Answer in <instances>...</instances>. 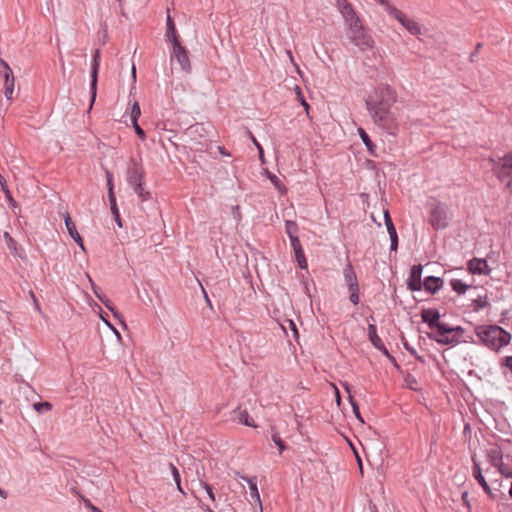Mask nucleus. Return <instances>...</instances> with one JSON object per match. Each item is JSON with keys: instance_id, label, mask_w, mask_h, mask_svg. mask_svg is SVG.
<instances>
[{"instance_id": "69168bd1", "label": "nucleus", "mask_w": 512, "mask_h": 512, "mask_svg": "<svg viewBox=\"0 0 512 512\" xmlns=\"http://www.w3.org/2000/svg\"><path fill=\"white\" fill-rule=\"evenodd\" d=\"M0 495H1L2 497H4V498H6V497H7V493H6L3 489H1V488H0Z\"/></svg>"}, {"instance_id": "09e8293b", "label": "nucleus", "mask_w": 512, "mask_h": 512, "mask_svg": "<svg viewBox=\"0 0 512 512\" xmlns=\"http://www.w3.org/2000/svg\"><path fill=\"white\" fill-rule=\"evenodd\" d=\"M376 349H377V350H379V351H380L383 355H385L387 358H389V357H390V355H391L383 343H381V345H379L378 347H376Z\"/></svg>"}, {"instance_id": "4be33fe9", "label": "nucleus", "mask_w": 512, "mask_h": 512, "mask_svg": "<svg viewBox=\"0 0 512 512\" xmlns=\"http://www.w3.org/2000/svg\"><path fill=\"white\" fill-rule=\"evenodd\" d=\"M488 458L492 466L497 467L498 471L500 470V466H504L502 463V453L498 448H493L488 451Z\"/></svg>"}, {"instance_id": "a211bd4d", "label": "nucleus", "mask_w": 512, "mask_h": 512, "mask_svg": "<svg viewBox=\"0 0 512 512\" xmlns=\"http://www.w3.org/2000/svg\"><path fill=\"white\" fill-rule=\"evenodd\" d=\"M235 418L238 420L239 423L249 426V427H256V424L254 423L253 419L250 417L247 410H241L240 407H238L236 410H234Z\"/></svg>"}, {"instance_id": "58836bf2", "label": "nucleus", "mask_w": 512, "mask_h": 512, "mask_svg": "<svg viewBox=\"0 0 512 512\" xmlns=\"http://www.w3.org/2000/svg\"><path fill=\"white\" fill-rule=\"evenodd\" d=\"M140 114H141V109H140L139 103L135 102L132 105V109H131V122L138 121V117L140 116Z\"/></svg>"}, {"instance_id": "49530a36", "label": "nucleus", "mask_w": 512, "mask_h": 512, "mask_svg": "<svg viewBox=\"0 0 512 512\" xmlns=\"http://www.w3.org/2000/svg\"><path fill=\"white\" fill-rule=\"evenodd\" d=\"M499 472L506 478H512V471H510L506 465L500 466Z\"/></svg>"}, {"instance_id": "6e6d98bb", "label": "nucleus", "mask_w": 512, "mask_h": 512, "mask_svg": "<svg viewBox=\"0 0 512 512\" xmlns=\"http://www.w3.org/2000/svg\"><path fill=\"white\" fill-rule=\"evenodd\" d=\"M453 332L463 333L464 329L461 326H455V327H452V333Z\"/></svg>"}, {"instance_id": "20e7f679", "label": "nucleus", "mask_w": 512, "mask_h": 512, "mask_svg": "<svg viewBox=\"0 0 512 512\" xmlns=\"http://www.w3.org/2000/svg\"><path fill=\"white\" fill-rule=\"evenodd\" d=\"M452 218V214L448 207L441 203L436 202L430 210V223L435 229L446 228Z\"/></svg>"}, {"instance_id": "a19ab883", "label": "nucleus", "mask_w": 512, "mask_h": 512, "mask_svg": "<svg viewBox=\"0 0 512 512\" xmlns=\"http://www.w3.org/2000/svg\"><path fill=\"white\" fill-rule=\"evenodd\" d=\"M473 304L474 310L479 311L484 309L488 305V302L486 300H483L482 297L479 296L477 299L473 301Z\"/></svg>"}, {"instance_id": "a878e982", "label": "nucleus", "mask_w": 512, "mask_h": 512, "mask_svg": "<svg viewBox=\"0 0 512 512\" xmlns=\"http://www.w3.org/2000/svg\"><path fill=\"white\" fill-rule=\"evenodd\" d=\"M367 332H368V339L370 340V342L372 343V345L375 348L378 347L379 345H381V343H383L381 338L377 335V329L374 324L368 325Z\"/></svg>"}, {"instance_id": "680f3d73", "label": "nucleus", "mask_w": 512, "mask_h": 512, "mask_svg": "<svg viewBox=\"0 0 512 512\" xmlns=\"http://www.w3.org/2000/svg\"><path fill=\"white\" fill-rule=\"evenodd\" d=\"M90 508H91L92 512H103L101 509H99L96 506H91Z\"/></svg>"}, {"instance_id": "a18cd8bd", "label": "nucleus", "mask_w": 512, "mask_h": 512, "mask_svg": "<svg viewBox=\"0 0 512 512\" xmlns=\"http://www.w3.org/2000/svg\"><path fill=\"white\" fill-rule=\"evenodd\" d=\"M202 485H203L204 489L206 490L208 497L212 501H215V494L213 492L212 487L209 484H207V483H202Z\"/></svg>"}, {"instance_id": "5701e85b", "label": "nucleus", "mask_w": 512, "mask_h": 512, "mask_svg": "<svg viewBox=\"0 0 512 512\" xmlns=\"http://www.w3.org/2000/svg\"><path fill=\"white\" fill-rule=\"evenodd\" d=\"M245 481H247L250 489V496L253 500H255L258 503H261L260 495L257 488V481L256 477H244Z\"/></svg>"}, {"instance_id": "f257e3e1", "label": "nucleus", "mask_w": 512, "mask_h": 512, "mask_svg": "<svg viewBox=\"0 0 512 512\" xmlns=\"http://www.w3.org/2000/svg\"><path fill=\"white\" fill-rule=\"evenodd\" d=\"M397 101L396 91L382 85L374 88L366 97L365 105L375 125L390 135L398 131V117L392 110Z\"/></svg>"}, {"instance_id": "0eeeda50", "label": "nucleus", "mask_w": 512, "mask_h": 512, "mask_svg": "<svg viewBox=\"0 0 512 512\" xmlns=\"http://www.w3.org/2000/svg\"><path fill=\"white\" fill-rule=\"evenodd\" d=\"M434 329H436V333L428 334V337L431 340H434L442 345H455L459 342L458 337L455 335H450L452 333V326L439 321Z\"/></svg>"}, {"instance_id": "9d476101", "label": "nucleus", "mask_w": 512, "mask_h": 512, "mask_svg": "<svg viewBox=\"0 0 512 512\" xmlns=\"http://www.w3.org/2000/svg\"><path fill=\"white\" fill-rule=\"evenodd\" d=\"M100 65V51L97 49L93 55V61L91 66V82H90V91H91V106L95 101L97 94V82H98V69Z\"/></svg>"}, {"instance_id": "4468645a", "label": "nucleus", "mask_w": 512, "mask_h": 512, "mask_svg": "<svg viewBox=\"0 0 512 512\" xmlns=\"http://www.w3.org/2000/svg\"><path fill=\"white\" fill-rule=\"evenodd\" d=\"M421 318L431 329H434L439 323L440 313L437 309H423L421 311Z\"/></svg>"}, {"instance_id": "37998d69", "label": "nucleus", "mask_w": 512, "mask_h": 512, "mask_svg": "<svg viewBox=\"0 0 512 512\" xmlns=\"http://www.w3.org/2000/svg\"><path fill=\"white\" fill-rule=\"evenodd\" d=\"M107 186H108V198H109L110 193H114L112 174L109 172H107Z\"/></svg>"}, {"instance_id": "0e129e2a", "label": "nucleus", "mask_w": 512, "mask_h": 512, "mask_svg": "<svg viewBox=\"0 0 512 512\" xmlns=\"http://www.w3.org/2000/svg\"><path fill=\"white\" fill-rule=\"evenodd\" d=\"M218 148H219L220 153H221L222 155H229V154L224 150V148H223V147H218Z\"/></svg>"}, {"instance_id": "e2e57ef3", "label": "nucleus", "mask_w": 512, "mask_h": 512, "mask_svg": "<svg viewBox=\"0 0 512 512\" xmlns=\"http://www.w3.org/2000/svg\"><path fill=\"white\" fill-rule=\"evenodd\" d=\"M5 238H7L10 242H14V240L12 239V237L9 235V233H5Z\"/></svg>"}, {"instance_id": "c9c22d12", "label": "nucleus", "mask_w": 512, "mask_h": 512, "mask_svg": "<svg viewBox=\"0 0 512 512\" xmlns=\"http://www.w3.org/2000/svg\"><path fill=\"white\" fill-rule=\"evenodd\" d=\"M14 84L15 82L11 83L9 81L7 83H4V95L7 100H11L13 98Z\"/></svg>"}, {"instance_id": "b1692460", "label": "nucleus", "mask_w": 512, "mask_h": 512, "mask_svg": "<svg viewBox=\"0 0 512 512\" xmlns=\"http://www.w3.org/2000/svg\"><path fill=\"white\" fill-rule=\"evenodd\" d=\"M451 288L454 292L459 295L465 294L466 291L471 288V284H466L460 279H452L450 281Z\"/></svg>"}, {"instance_id": "c03bdc74", "label": "nucleus", "mask_w": 512, "mask_h": 512, "mask_svg": "<svg viewBox=\"0 0 512 512\" xmlns=\"http://www.w3.org/2000/svg\"><path fill=\"white\" fill-rule=\"evenodd\" d=\"M289 239H290L291 246H292L293 250H295V249L300 250V248H302L298 236H294V237H291Z\"/></svg>"}, {"instance_id": "72a5a7b5", "label": "nucleus", "mask_w": 512, "mask_h": 512, "mask_svg": "<svg viewBox=\"0 0 512 512\" xmlns=\"http://www.w3.org/2000/svg\"><path fill=\"white\" fill-rule=\"evenodd\" d=\"M294 254H295V258H296V260L298 262L299 267L301 269H306L307 268V261H306L303 249L302 248H300V250L295 249L294 250Z\"/></svg>"}, {"instance_id": "c756f323", "label": "nucleus", "mask_w": 512, "mask_h": 512, "mask_svg": "<svg viewBox=\"0 0 512 512\" xmlns=\"http://www.w3.org/2000/svg\"><path fill=\"white\" fill-rule=\"evenodd\" d=\"M0 73L3 76V78H4V83H7L8 81L11 82V83L15 82V79H14L13 72H12L11 68L4 61H2V70L0 71Z\"/></svg>"}, {"instance_id": "2f4dec72", "label": "nucleus", "mask_w": 512, "mask_h": 512, "mask_svg": "<svg viewBox=\"0 0 512 512\" xmlns=\"http://www.w3.org/2000/svg\"><path fill=\"white\" fill-rule=\"evenodd\" d=\"M169 467L171 469V473H172L173 479L176 483L178 491L181 492L182 494H185V492L181 486V477H180V473H179L178 469L172 463L169 464Z\"/></svg>"}, {"instance_id": "ea45409f", "label": "nucleus", "mask_w": 512, "mask_h": 512, "mask_svg": "<svg viewBox=\"0 0 512 512\" xmlns=\"http://www.w3.org/2000/svg\"><path fill=\"white\" fill-rule=\"evenodd\" d=\"M250 138L253 142V144L255 145V149H258V152H259V159L261 160L262 163H264V150L261 146V144L257 141V139L253 136V134L250 133Z\"/></svg>"}, {"instance_id": "e433bc0d", "label": "nucleus", "mask_w": 512, "mask_h": 512, "mask_svg": "<svg viewBox=\"0 0 512 512\" xmlns=\"http://www.w3.org/2000/svg\"><path fill=\"white\" fill-rule=\"evenodd\" d=\"M272 440L275 443V445L279 448L280 453H282L286 449L285 442L280 438L278 433L272 434Z\"/></svg>"}, {"instance_id": "6e6552de", "label": "nucleus", "mask_w": 512, "mask_h": 512, "mask_svg": "<svg viewBox=\"0 0 512 512\" xmlns=\"http://www.w3.org/2000/svg\"><path fill=\"white\" fill-rule=\"evenodd\" d=\"M177 61L181 70L185 73L191 72V63L188 57L187 49L181 42L172 44L171 61Z\"/></svg>"}, {"instance_id": "3c124183", "label": "nucleus", "mask_w": 512, "mask_h": 512, "mask_svg": "<svg viewBox=\"0 0 512 512\" xmlns=\"http://www.w3.org/2000/svg\"><path fill=\"white\" fill-rule=\"evenodd\" d=\"M481 47H482V44L481 43H477L475 51L470 54V61L471 62L474 61V58H475L476 54L479 52V50L481 49Z\"/></svg>"}, {"instance_id": "473e14b6", "label": "nucleus", "mask_w": 512, "mask_h": 512, "mask_svg": "<svg viewBox=\"0 0 512 512\" xmlns=\"http://www.w3.org/2000/svg\"><path fill=\"white\" fill-rule=\"evenodd\" d=\"M33 409L38 413H45L52 410V404L48 401L33 404Z\"/></svg>"}, {"instance_id": "393cba45", "label": "nucleus", "mask_w": 512, "mask_h": 512, "mask_svg": "<svg viewBox=\"0 0 512 512\" xmlns=\"http://www.w3.org/2000/svg\"><path fill=\"white\" fill-rule=\"evenodd\" d=\"M359 136L370 154L375 155L376 145L371 141L369 135L363 128H358Z\"/></svg>"}, {"instance_id": "dca6fc26", "label": "nucleus", "mask_w": 512, "mask_h": 512, "mask_svg": "<svg viewBox=\"0 0 512 512\" xmlns=\"http://www.w3.org/2000/svg\"><path fill=\"white\" fill-rule=\"evenodd\" d=\"M92 290L95 294V296L99 299V301L105 305L107 309H109L115 317H117V311L113 307L111 301L108 299V297L102 292L101 288L98 287L94 282H92Z\"/></svg>"}, {"instance_id": "412c9836", "label": "nucleus", "mask_w": 512, "mask_h": 512, "mask_svg": "<svg viewBox=\"0 0 512 512\" xmlns=\"http://www.w3.org/2000/svg\"><path fill=\"white\" fill-rule=\"evenodd\" d=\"M64 221H65V225H66V228H67V231H68V234L71 236V238L75 241V242H79L81 241V236L80 234L78 233L77 229H76V226L75 224L73 223L70 215L67 213L65 215V218H64Z\"/></svg>"}, {"instance_id": "39448f33", "label": "nucleus", "mask_w": 512, "mask_h": 512, "mask_svg": "<svg viewBox=\"0 0 512 512\" xmlns=\"http://www.w3.org/2000/svg\"><path fill=\"white\" fill-rule=\"evenodd\" d=\"M499 181L512 192V155H506L493 167Z\"/></svg>"}, {"instance_id": "f8f14e48", "label": "nucleus", "mask_w": 512, "mask_h": 512, "mask_svg": "<svg viewBox=\"0 0 512 512\" xmlns=\"http://www.w3.org/2000/svg\"><path fill=\"white\" fill-rule=\"evenodd\" d=\"M468 271L471 274H477V275H488L491 271V269L488 266V263L485 259L482 258H472L468 261L467 264Z\"/></svg>"}, {"instance_id": "4c0bfd02", "label": "nucleus", "mask_w": 512, "mask_h": 512, "mask_svg": "<svg viewBox=\"0 0 512 512\" xmlns=\"http://www.w3.org/2000/svg\"><path fill=\"white\" fill-rule=\"evenodd\" d=\"M403 345H404V348H405V349H406V350H407L411 355H413V356H414V357H415L419 362H421V363H424V362H425L424 358H423L422 356H420V355L416 352V350L408 344V342H407V341H404V342H403Z\"/></svg>"}, {"instance_id": "338daca9", "label": "nucleus", "mask_w": 512, "mask_h": 512, "mask_svg": "<svg viewBox=\"0 0 512 512\" xmlns=\"http://www.w3.org/2000/svg\"><path fill=\"white\" fill-rule=\"evenodd\" d=\"M5 183H6V181H5L4 177L0 174V184L2 186H4Z\"/></svg>"}, {"instance_id": "bf43d9fd", "label": "nucleus", "mask_w": 512, "mask_h": 512, "mask_svg": "<svg viewBox=\"0 0 512 512\" xmlns=\"http://www.w3.org/2000/svg\"><path fill=\"white\" fill-rule=\"evenodd\" d=\"M295 92L297 94V98L302 96V91H301V88L299 86L295 87Z\"/></svg>"}, {"instance_id": "c85d7f7f", "label": "nucleus", "mask_w": 512, "mask_h": 512, "mask_svg": "<svg viewBox=\"0 0 512 512\" xmlns=\"http://www.w3.org/2000/svg\"><path fill=\"white\" fill-rule=\"evenodd\" d=\"M298 224L295 221L292 220H286L285 221V232L288 235L289 238L298 236Z\"/></svg>"}, {"instance_id": "603ef678", "label": "nucleus", "mask_w": 512, "mask_h": 512, "mask_svg": "<svg viewBox=\"0 0 512 512\" xmlns=\"http://www.w3.org/2000/svg\"><path fill=\"white\" fill-rule=\"evenodd\" d=\"M462 501L468 508L470 507L468 492L462 493Z\"/></svg>"}, {"instance_id": "de8ad7c7", "label": "nucleus", "mask_w": 512, "mask_h": 512, "mask_svg": "<svg viewBox=\"0 0 512 512\" xmlns=\"http://www.w3.org/2000/svg\"><path fill=\"white\" fill-rule=\"evenodd\" d=\"M390 241H391V244H390L391 251H396L398 249V235L390 237Z\"/></svg>"}, {"instance_id": "9b49d317", "label": "nucleus", "mask_w": 512, "mask_h": 512, "mask_svg": "<svg viewBox=\"0 0 512 512\" xmlns=\"http://www.w3.org/2000/svg\"><path fill=\"white\" fill-rule=\"evenodd\" d=\"M422 270L421 264L413 265L410 269V274L407 280V287L411 291H420L422 289Z\"/></svg>"}, {"instance_id": "f3484780", "label": "nucleus", "mask_w": 512, "mask_h": 512, "mask_svg": "<svg viewBox=\"0 0 512 512\" xmlns=\"http://www.w3.org/2000/svg\"><path fill=\"white\" fill-rule=\"evenodd\" d=\"M167 29H166V38L171 44L180 42V38L177 34L175 23L170 15L167 16Z\"/></svg>"}, {"instance_id": "423d86ee", "label": "nucleus", "mask_w": 512, "mask_h": 512, "mask_svg": "<svg viewBox=\"0 0 512 512\" xmlns=\"http://www.w3.org/2000/svg\"><path fill=\"white\" fill-rule=\"evenodd\" d=\"M343 277L349 291V300L353 305L359 303V283L352 264L349 262L343 269Z\"/></svg>"}, {"instance_id": "6ab92c4d", "label": "nucleus", "mask_w": 512, "mask_h": 512, "mask_svg": "<svg viewBox=\"0 0 512 512\" xmlns=\"http://www.w3.org/2000/svg\"><path fill=\"white\" fill-rule=\"evenodd\" d=\"M130 187L133 189L134 193L137 194L141 201L144 202L151 198V192L146 189L145 180Z\"/></svg>"}, {"instance_id": "cd10ccee", "label": "nucleus", "mask_w": 512, "mask_h": 512, "mask_svg": "<svg viewBox=\"0 0 512 512\" xmlns=\"http://www.w3.org/2000/svg\"><path fill=\"white\" fill-rule=\"evenodd\" d=\"M382 5L385 6L386 11L389 13V15L394 17L399 23L401 20H403L405 14L403 12H401L399 9H397L396 7L390 5L388 1H387V4H382Z\"/></svg>"}, {"instance_id": "1a4fd4ad", "label": "nucleus", "mask_w": 512, "mask_h": 512, "mask_svg": "<svg viewBox=\"0 0 512 512\" xmlns=\"http://www.w3.org/2000/svg\"><path fill=\"white\" fill-rule=\"evenodd\" d=\"M145 180V171L141 163L131 158L126 169V181L129 186L136 185Z\"/></svg>"}, {"instance_id": "bb28decb", "label": "nucleus", "mask_w": 512, "mask_h": 512, "mask_svg": "<svg viewBox=\"0 0 512 512\" xmlns=\"http://www.w3.org/2000/svg\"><path fill=\"white\" fill-rule=\"evenodd\" d=\"M108 199H109V203H110L111 212L114 216V220L116 221V223L118 224L119 227H122L119 210H118V207L116 204L115 194L110 193V197Z\"/></svg>"}, {"instance_id": "13d9d810", "label": "nucleus", "mask_w": 512, "mask_h": 512, "mask_svg": "<svg viewBox=\"0 0 512 512\" xmlns=\"http://www.w3.org/2000/svg\"><path fill=\"white\" fill-rule=\"evenodd\" d=\"M131 75H132L133 81L135 82L136 81V67H135V65L132 66Z\"/></svg>"}, {"instance_id": "f03ea898", "label": "nucleus", "mask_w": 512, "mask_h": 512, "mask_svg": "<svg viewBox=\"0 0 512 512\" xmlns=\"http://www.w3.org/2000/svg\"><path fill=\"white\" fill-rule=\"evenodd\" d=\"M336 7L344 19L346 36L349 41L361 51L372 49L375 45V41L348 0H337Z\"/></svg>"}, {"instance_id": "4d7b16f0", "label": "nucleus", "mask_w": 512, "mask_h": 512, "mask_svg": "<svg viewBox=\"0 0 512 512\" xmlns=\"http://www.w3.org/2000/svg\"><path fill=\"white\" fill-rule=\"evenodd\" d=\"M388 359H389V361H390L392 364H394V366H395V367L399 368V365L397 364L395 357H393L392 355H390V357H389Z\"/></svg>"}, {"instance_id": "7ed1b4c3", "label": "nucleus", "mask_w": 512, "mask_h": 512, "mask_svg": "<svg viewBox=\"0 0 512 512\" xmlns=\"http://www.w3.org/2000/svg\"><path fill=\"white\" fill-rule=\"evenodd\" d=\"M481 344L493 351H499L511 341V334L498 325H481L475 328Z\"/></svg>"}, {"instance_id": "ddd939ff", "label": "nucleus", "mask_w": 512, "mask_h": 512, "mask_svg": "<svg viewBox=\"0 0 512 512\" xmlns=\"http://www.w3.org/2000/svg\"><path fill=\"white\" fill-rule=\"evenodd\" d=\"M472 462H473V468H472V470H473V477L480 484V486L483 488V490L487 494L491 495L492 494L491 489H490V487H489L485 477L482 474V470H481L480 464L477 461L475 455L472 456Z\"/></svg>"}, {"instance_id": "8fccbe9b", "label": "nucleus", "mask_w": 512, "mask_h": 512, "mask_svg": "<svg viewBox=\"0 0 512 512\" xmlns=\"http://www.w3.org/2000/svg\"><path fill=\"white\" fill-rule=\"evenodd\" d=\"M287 322H288L289 327L292 330L294 336L296 338H298V330H297L296 324L292 320H288Z\"/></svg>"}, {"instance_id": "f704fd0d", "label": "nucleus", "mask_w": 512, "mask_h": 512, "mask_svg": "<svg viewBox=\"0 0 512 512\" xmlns=\"http://www.w3.org/2000/svg\"><path fill=\"white\" fill-rule=\"evenodd\" d=\"M345 389H346V391L348 393H350V390H349L348 386H346ZM349 401H350V404H351L352 409H353V413L355 414L356 418L363 423L364 420L361 417V414H360V411H359V406H358L357 402L353 399L351 394H349Z\"/></svg>"}, {"instance_id": "052dcab7", "label": "nucleus", "mask_w": 512, "mask_h": 512, "mask_svg": "<svg viewBox=\"0 0 512 512\" xmlns=\"http://www.w3.org/2000/svg\"><path fill=\"white\" fill-rule=\"evenodd\" d=\"M78 244V246L83 250L85 251V247H84V243H83V239L81 238V241L79 242H76Z\"/></svg>"}, {"instance_id": "864d4df0", "label": "nucleus", "mask_w": 512, "mask_h": 512, "mask_svg": "<svg viewBox=\"0 0 512 512\" xmlns=\"http://www.w3.org/2000/svg\"><path fill=\"white\" fill-rule=\"evenodd\" d=\"M268 178L274 183L277 184L279 182L277 176L275 174H272L270 172L267 173Z\"/></svg>"}, {"instance_id": "2eb2a0df", "label": "nucleus", "mask_w": 512, "mask_h": 512, "mask_svg": "<svg viewBox=\"0 0 512 512\" xmlns=\"http://www.w3.org/2000/svg\"><path fill=\"white\" fill-rule=\"evenodd\" d=\"M444 282L440 277L428 276L424 279L422 287L429 293L435 294L439 291Z\"/></svg>"}, {"instance_id": "774afa93", "label": "nucleus", "mask_w": 512, "mask_h": 512, "mask_svg": "<svg viewBox=\"0 0 512 512\" xmlns=\"http://www.w3.org/2000/svg\"><path fill=\"white\" fill-rule=\"evenodd\" d=\"M204 510H205L206 512H214V511H213L210 507H208V506H207V507H205V508H204Z\"/></svg>"}, {"instance_id": "5fc2aeb1", "label": "nucleus", "mask_w": 512, "mask_h": 512, "mask_svg": "<svg viewBox=\"0 0 512 512\" xmlns=\"http://www.w3.org/2000/svg\"><path fill=\"white\" fill-rule=\"evenodd\" d=\"M298 99H299L300 103L305 107V109L308 110L309 109V105L306 102V100L304 99L303 95L298 97Z\"/></svg>"}, {"instance_id": "79ce46f5", "label": "nucleus", "mask_w": 512, "mask_h": 512, "mask_svg": "<svg viewBox=\"0 0 512 512\" xmlns=\"http://www.w3.org/2000/svg\"><path fill=\"white\" fill-rule=\"evenodd\" d=\"M132 125H133V128H134L136 134L138 135V137L141 140H144L146 135H145L144 130L139 126L138 121H133Z\"/></svg>"}, {"instance_id": "7c9ffc66", "label": "nucleus", "mask_w": 512, "mask_h": 512, "mask_svg": "<svg viewBox=\"0 0 512 512\" xmlns=\"http://www.w3.org/2000/svg\"><path fill=\"white\" fill-rule=\"evenodd\" d=\"M384 219H385V225L387 227L389 237L397 236L396 228H395L393 221L390 217V214L387 210L384 212Z\"/></svg>"}, {"instance_id": "aec40b11", "label": "nucleus", "mask_w": 512, "mask_h": 512, "mask_svg": "<svg viewBox=\"0 0 512 512\" xmlns=\"http://www.w3.org/2000/svg\"><path fill=\"white\" fill-rule=\"evenodd\" d=\"M400 24L412 35H419L421 33V27L414 20L408 19L406 15Z\"/></svg>"}]
</instances>
